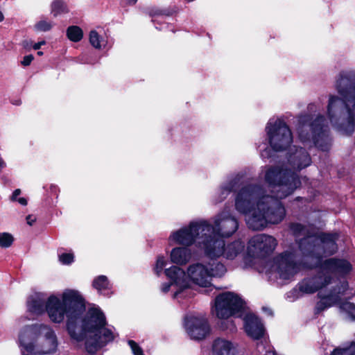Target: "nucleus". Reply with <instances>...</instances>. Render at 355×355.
<instances>
[{"label": "nucleus", "mask_w": 355, "mask_h": 355, "mask_svg": "<svg viewBox=\"0 0 355 355\" xmlns=\"http://www.w3.org/2000/svg\"><path fill=\"white\" fill-rule=\"evenodd\" d=\"M311 157L303 148L290 149L287 161L282 165L265 166L264 181L274 196L266 194L259 184H250L241 187L235 197V209L245 215L248 227L261 230L268 224H278L286 216L279 199L291 195L301 186L298 172L310 166Z\"/></svg>", "instance_id": "obj_1"}, {"label": "nucleus", "mask_w": 355, "mask_h": 355, "mask_svg": "<svg viewBox=\"0 0 355 355\" xmlns=\"http://www.w3.org/2000/svg\"><path fill=\"white\" fill-rule=\"evenodd\" d=\"M289 230L298 239L297 249L291 248L266 263L263 271L269 281L278 279L290 280L300 271L302 258L314 259L310 266L318 265L323 256L333 254L337 250L338 234L316 236L300 223H292Z\"/></svg>", "instance_id": "obj_2"}, {"label": "nucleus", "mask_w": 355, "mask_h": 355, "mask_svg": "<svg viewBox=\"0 0 355 355\" xmlns=\"http://www.w3.org/2000/svg\"><path fill=\"white\" fill-rule=\"evenodd\" d=\"M313 262L314 259L311 258H302L300 266L303 263L306 268L320 266V270L316 275L307 277L300 282L293 293L297 292V290L302 294H312L319 291L318 297L320 300L315 308V313L318 314L340 301L341 296L347 289V282H340L331 286L329 290H327V287L336 283L337 276L348 274L352 270V266L348 261L342 259L330 258L323 262L320 259L318 265L309 266Z\"/></svg>", "instance_id": "obj_3"}, {"label": "nucleus", "mask_w": 355, "mask_h": 355, "mask_svg": "<svg viewBox=\"0 0 355 355\" xmlns=\"http://www.w3.org/2000/svg\"><path fill=\"white\" fill-rule=\"evenodd\" d=\"M28 312L39 316L45 311L50 320L60 324L67 318V329L70 337L76 340L81 336L76 333V321L85 309V300L79 291L65 289L60 295H50L46 300L44 294L31 295L26 302Z\"/></svg>", "instance_id": "obj_4"}, {"label": "nucleus", "mask_w": 355, "mask_h": 355, "mask_svg": "<svg viewBox=\"0 0 355 355\" xmlns=\"http://www.w3.org/2000/svg\"><path fill=\"white\" fill-rule=\"evenodd\" d=\"M334 88L338 94H329L327 116L337 131L349 135L355 130V69L340 71Z\"/></svg>", "instance_id": "obj_5"}, {"label": "nucleus", "mask_w": 355, "mask_h": 355, "mask_svg": "<svg viewBox=\"0 0 355 355\" xmlns=\"http://www.w3.org/2000/svg\"><path fill=\"white\" fill-rule=\"evenodd\" d=\"M81 313L76 321V333L81 336V339L71 338L76 342L85 340V348L88 353L94 354L99 348L105 346L114 339L112 331L106 328V319L100 308L92 306L89 308L79 325Z\"/></svg>", "instance_id": "obj_6"}, {"label": "nucleus", "mask_w": 355, "mask_h": 355, "mask_svg": "<svg viewBox=\"0 0 355 355\" xmlns=\"http://www.w3.org/2000/svg\"><path fill=\"white\" fill-rule=\"evenodd\" d=\"M21 354H48L58 348V338L53 329L45 324L35 323L23 327L18 333Z\"/></svg>", "instance_id": "obj_7"}, {"label": "nucleus", "mask_w": 355, "mask_h": 355, "mask_svg": "<svg viewBox=\"0 0 355 355\" xmlns=\"http://www.w3.org/2000/svg\"><path fill=\"white\" fill-rule=\"evenodd\" d=\"M296 132L303 144L313 143L318 149L327 151L331 146L328 122L323 114H300L297 118Z\"/></svg>", "instance_id": "obj_8"}, {"label": "nucleus", "mask_w": 355, "mask_h": 355, "mask_svg": "<svg viewBox=\"0 0 355 355\" xmlns=\"http://www.w3.org/2000/svg\"><path fill=\"white\" fill-rule=\"evenodd\" d=\"M206 227H209L208 220L198 219L191 221L187 225L173 231L168 236L170 244L190 247L194 245L206 254L207 247L211 235H207Z\"/></svg>", "instance_id": "obj_9"}, {"label": "nucleus", "mask_w": 355, "mask_h": 355, "mask_svg": "<svg viewBox=\"0 0 355 355\" xmlns=\"http://www.w3.org/2000/svg\"><path fill=\"white\" fill-rule=\"evenodd\" d=\"M244 304L242 299L232 292H225L218 295L215 299L214 311L220 319H226L221 323L223 329L234 332L236 326L232 320L228 318L232 316L242 317L243 315Z\"/></svg>", "instance_id": "obj_10"}, {"label": "nucleus", "mask_w": 355, "mask_h": 355, "mask_svg": "<svg viewBox=\"0 0 355 355\" xmlns=\"http://www.w3.org/2000/svg\"><path fill=\"white\" fill-rule=\"evenodd\" d=\"M226 271L225 265L218 261L197 262L188 267L187 277L200 287L209 288L212 277H220Z\"/></svg>", "instance_id": "obj_11"}, {"label": "nucleus", "mask_w": 355, "mask_h": 355, "mask_svg": "<svg viewBox=\"0 0 355 355\" xmlns=\"http://www.w3.org/2000/svg\"><path fill=\"white\" fill-rule=\"evenodd\" d=\"M166 276L171 280L170 283H164L161 286L164 293H168L173 287L174 293L173 298L180 302L182 299L191 298L193 292L190 288V282L187 279V274L184 270L178 266H173L164 271Z\"/></svg>", "instance_id": "obj_12"}, {"label": "nucleus", "mask_w": 355, "mask_h": 355, "mask_svg": "<svg viewBox=\"0 0 355 355\" xmlns=\"http://www.w3.org/2000/svg\"><path fill=\"white\" fill-rule=\"evenodd\" d=\"M208 225L209 227H206L207 235L223 239L232 236L238 230L239 221L225 207L215 215L211 221L208 220Z\"/></svg>", "instance_id": "obj_13"}, {"label": "nucleus", "mask_w": 355, "mask_h": 355, "mask_svg": "<svg viewBox=\"0 0 355 355\" xmlns=\"http://www.w3.org/2000/svg\"><path fill=\"white\" fill-rule=\"evenodd\" d=\"M268 143L275 151L286 150L293 141L291 130L284 120L270 119L266 126Z\"/></svg>", "instance_id": "obj_14"}, {"label": "nucleus", "mask_w": 355, "mask_h": 355, "mask_svg": "<svg viewBox=\"0 0 355 355\" xmlns=\"http://www.w3.org/2000/svg\"><path fill=\"white\" fill-rule=\"evenodd\" d=\"M245 249L243 241L236 240L225 245L223 239L211 236L205 255L211 259L223 257L227 259H234Z\"/></svg>", "instance_id": "obj_15"}, {"label": "nucleus", "mask_w": 355, "mask_h": 355, "mask_svg": "<svg viewBox=\"0 0 355 355\" xmlns=\"http://www.w3.org/2000/svg\"><path fill=\"white\" fill-rule=\"evenodd\" d=\"M246 175L247 171L245 169L228 176L213 196V203L217 205L222 202L232 192L239 189Z\"/></svg>", "instance_id": "obj_16"}, {"label": "nucleus", "mask_w": 355, "mask_h": 355, "mask_svg": "<svg viewBox=\"0 0 355 355\" xmlns=\"http://www.w3.org/2000/svg\"><path fill=\"white\" fill-rule=\"evenodd\" d=\"M184 325L187 333L193 340L204 339L210 332L207 318L201 315L186 316Z\"/></svg>", "instance_id": "obj_17"}, {"label": "nucleus", "mask_w": 355, "mask_h": 355, "mask_svg": "<svg viewBox=\"0 0 355 355\" xmlns=\"http://www.w3.org/2000/svg\"><path fill=\"white\" fill-rule=\"evenodd\" d=\"M277 241L270 235L261 234L253 236L249 241V250L257 257H266L275 250Z\"/></svg>", "instance_id": "obj_18"}, {"label": "nucleus", "mask_w": 355, "mask_h": 355, "mask_svg": "<svg viewBox=\"0 0 355 355\" xmlns=\"http://www.w3.org/2000/svg\"><path fill=\"white\" fill-rule=\"evenodd\" d=\"M243 326L247 335L254 340H259L265 335L266 329L261 320L254 314L249 313L243 315Z\"/></svg>", "instance_id": "obj_19"}, {"label": "nucleus", "mask_w": 355, "mask_h": 355, "mask_svg": "<svg viewBox=\"0 0 355 355\" xmlns=\"http://www.w3.org/2000/svg\"><path fill=\"white\" fill-rule=\"evenodd\" d=\"M213 355H243L236 343L224 338L216 339L212 345Z\"/></svg>", "instance_id": "obj_20"}, {"label": "nucleus", "mask_w": 355, "mask_h": 355, "mask_svg": "<svg viewBox=\"0 0 355 355\" xmlns=\"http://www.w3.org/2000/svg\"><path fill=\"white\" fill-rule=\"evenodd\" d=\"M193 257L191 250L187 246H178L173 248L170 253V259L172 263L184 266L190 261Z\"/></svg>", "instance_id": "obj_21"}, {"label": "nucleus", "mask_w": 355, "mask_h": 355, "mask_svg": "<svg viewBox=\"0 0 355 355\" xmlns=\"http://www.w3.org/2000/svg\"><path fill=\"white\" fill-rule=\"evenodd\" d=\"M93 286L97 291L105 296H109L111 293L112 285L105 275H100L93 281Z\"/></svg>", "instance_id": "obj_22"}, {"label": "nucleus", "mask_w": 355, "mask_h": 355, "mask_svg": "<svg viewBox=\"0 0 355 355\" xmlns=\"http://www.w3.org/2000/svg\"><path fill=\"white\" fill-rule=\"evenodd\" d=\"M51 12L53 17L69 12L68 7L63 0H53L51 4Z\"/></svg>", "instance_id": "obj_23"}, {"label": "nucleus", "mask_w": 355, "mask_h": 355, "mask_svg": "<svg viewBox=\"0 0 355 355\" xmlns=\"http://www.w3.org/2000/svg\"><path fill=\"white\" fill-rule=\"evenodd\" d=\"M67 36L70 41L78 42L83 37V31L78 26H70L67 29Z\"/></svg>", "instance_id": "obj_24"}, {"label": "nucleus", "mask_w": 355, "mask_h": 355, "mask_svg": "<svg viewBox=\"0 0 355 355\" xmlns=\"http://www.w3.org/2000/svg\"><path fill=\"white\" fill-rule=\"evenodd\" d=\"M89 41L90 44L96 49H101L105 44V40L95 30L89 32Z\"/></svg>", "instance_id": "obj_25"}, {"label": "nucleus", "mask_w": 355, "mask_h": 355, "mask_svg": "<svg viewBox=\"0 0 355 355\" xmlns=\"http://www.w3.org/2000/svg\"><path fill=\"white\" fill-rule=\"evenodd\" d=\"M53 26L54 23L53 21L43 17L35 24L34 30L37 32H47L51 30Z\"/></svg>", "instance_id": "obj_26"}, {"label": "nucleus", "mask_w": 355, "mask_h": 355, "mask_svg": "<svg viewBox=\"0 0 355 355\" xmlns=\"http://www.w3.org/2000/svg\"><path fill=\"white\" fill-rule=\"evenodd\" d=\"M331 355H355V343H352L349 345L337 347Z\"/></svg>", "instance_id": "obj_27"}, {"label": "nucleus", "mask_w": 355, "mask_h": 355, "mask_svg": "<svg viewBox=\"0 0 355 355\" xmlns=\"http://www.w3.org/2000/svg\"><path fill=\"white\" fill-rule=\"evenodd\" d=\"M15 241L14 236L9 232H0V248H8Z\"/></svg>", "instance_id": "obj_28"}, {"label": "nucleus", "mask_w": 355, "mask_h": 355, "mask_svg": "<svg viewBox=\"0 0 355 355\" xmlns=\"http://www.w3.org/2000/svg\"><path fill=\"white\" fill-rule=\"evenodd\" d=\"M167 260L164 255H159L157 257L155 266L153 267V272L157 276H160L162 273L163 268L166 266Z\"/></svg>", "instance_id": "obj_29"}, {"label": "nucleus", "mask_w": 355, "mask_h": 355, "mask_svg": "<svg viewBox=\"0 0 355 355\" xmlns=\"http://www.w3.org/2000/svg\"><path fill=\"white\" fill-rule=\"evenodd\" d=\"M340 309L352 319L355 320V305L349 302H345L340 304Z\"/></svg>", "instance_id": "obj_30"}, {"label": "nucleus", "mask_w": 355, "mask_h": 355, "mask_svg": "<svg viewBox=\"0 0 355 355\" xmlns=\"http://www.w3.org/2000/svg\"><path fill=\"white\" fill-rule=\"evenodd\" d=\"M59 261L64 265H70L74 261V256L73 253H62L60 254Z\"/></svg>", "instance_id": "obj_31"}, {"label": "nucleus", "mask_w": 355, "mask_h": 355, "mask_svg": "<svg viewBox=\"0 0 355 355\" xmlns=\"http://www.w3.org/2000/svg\"><path fill=\"white\" fill-rule=\"evenodd\" d=\"M128 343L134 355H144L141 348L134 340H130Z\"/></svg>", "instance_id": "obj_32"}, {"label": "nucleus", "mask_w": 355, "mask_h": 355, "mask_svg": "<svg viewBox=\"0 0 355 355\" xmlns=\"http://www.w3.org/2000/svg\"><path fill=\"white\" fill-rule=\"evenodd\" d=\"M258 148L260 150V155L263 159H266L271 156V149L266 146V144H263V147L261 146V145H259Z\"/></svg>", "instance_id": "obj_33"}, {"label": "nucleus", "mask_w": 355, "mask_h": 355, "mask_svg": "<svg viewBox=\"0 0 355 355\" xmlns=\"http://www.w3.org/2000/svg\"><path fill=\"white\" fill-rule=\"evenodd\" d=\"M320 109V105L316 103H312L308 105L307 110L310 113H315L318 111H319Z\"/></svg>", "instance_id": "obj_34"}, {"label": "nucleus", "mask_w": 355, "mask_h": 355, "mask_svg": "<svg viewBox=\"0 0 355 355\" xmlns=\"http://www.w3.org/2000/svg\"><path fill=\"white\" fill-rule=\"evenodd\" d=\"M33 59H34V57L33 55L30 54V55H25L23 58V60L21 61V64L24 67L29 66L31 64V63L32 62V61L33 60Z\"/></svg>", "instance_id": "obj_35"}, {"label": "nucleus", "mask_w": 355, "mask_h": 355, "mask_svg": "<svg viewBox=\"0 0 355 355\" xmlns=\"http://www.w3.org/2000/svg\"><path fill=\"white\" fill-rule=\"evenodd\" d=\"M36 220H37L36 216L34 215H32V214L28 215L26 218V223L30 226H32L35 223Z\"/></svg>", "instance_id": "obj_36"}, {"label": "nucleus", "mask_w": 355, "mask_h": 355, "mask_svg": "<svg viewBox=\"0 0 355 355\" xmlns=\"http://www.w3.org/2000/svg\"><path fill=\"white\" fill-rule=\"evenodd\" d=\"M77 62L80 64H94V62L87 61L85 58V55H81L77 58Z\"/></svg>", "instance_id": "obj_37"}, {"label": "nucleus", "mask_w": 355, "mask_h": 355, "mask_svg": "<svg viewBox=\"0 0 355 355\" xmlns=\"http://www.w3.org/2000/svg\"><path fill=\"white\" fill-rule=\"evenodd\" d=\"M20 193H21V190L19 189H15L13 191L12 195L11 196V200L16 201L17 200V196H19Z\"/></svg>", "instance_id": "obj_38"}, {"label": "nucleus", "mask_w": 355, "mask_h": 355, "mask_svg": "<svg viewBox=\"0 0 355 355\" xmlns=\"http://www.w3.org/2000/svg\"><path fill=\"white\" fill-rule=\"evenodd\" d=\"M45 44H46V42L44 40H42L41 42L35 43L33 45V49H35V50H38V49H40L41 48V46L42 45H44Z\"/></svg>", "instance_id": "obj_39"}, {"label": "nucleus", "mask_w": 355, "mask_h": 355, "mask_svg": "<svg viewBox=\"0 0 355 355\" xmlns=\"http://www.w3.org/2000/svg\"><path fill=\"white\" fill-rule=\"evenodd\" d=\"M16 201H17L20 205L24 206L27 205V200L25 198H17Z\"/></svg>", "instance_id": "obj_40"}, {"label": "nucleus", "mask_w": 355, "mask_h": 355, "mask_svg": "<svg viewBox=\"0 0 355 355\" xmlns=\"http://www.w3.org/2000/svg\"><path fill=\"white\" fill-rule=\"evenodd\" d=\"M6 166V162L3 159V158L0 156V171L5 168Z\"/></svg>", "instance_id": "obj_41"}, {"label": "nucleus", "mask_w": 355, "mask_h": 355, "mask_svg": "<svg viewBox=\"0 0 355 355\" xmlns=\"http://www.w3.org/2000/svg\"><path fill=\"white\" fill-rule=\"evenodd\" d=\"M126 3L130 5H134L137 3V0H124Z\"/></svg>", "instance_id": "obj_42"}, {"label": "nucleus", "mask_w": 355, "mask_h": 355, "mask_svg": "<svg viewBox=\"0 0 355 355\" xmlns=\"http://www.w3.org/2000/svg\"><path fill=\"white\" fill-rule=\"evenodd\" d=\"M263 310L268 313V315H272V311L268 308H263Z\"/></svg>", "instance_id": "obj_43"}, {"label": "nucleus", "mask_w": 355, "mask_h": 355, "mask_svg": "<svg viewBox=\"0 0 355 355\" xmlns=\"http://www.w3.org/2000/svg\"><path fill=\"white\" fill-rule=\"evenodd\" d=\"M266 355H277L274 352L272 351H267Z\"/></svg>", "instance_id": "obj_44"}, {"label": "nucleus", "mask_w": 355, "mask_h": 355, "mask_svg": "<svg viewBox=\"0 0 355 355\" xmlns=\"http://www.w3.org/2000/svg\"><path fill=\"white\" fill-rule=\"evenodd\" d=\"M4 19V16L2 13V12L0 10V22H1Z\"/></svg>", "instance_id": "obj_45"}, {"label": "nucleus", "mask_w": 355, "mask_h": 355, "mask_svg": "<svg viewBox=\"0 0 355 355\" xmlns=\"http://www.w3.org/2000/svg\"><path fill=\"white\" fill-rule=\"evenodd\" d=\"M23 45L25 48H27L28 46V41H24L23 42Z\"/></svg>", "instance_id": "obj_46"}, {"label": "nucleus", "mask_w": 355, "mask_h": 355, "mask_svg": "<svg viewBox=\"0 0 355 355\" xmlns=\"http://www.w3.org/2000/svg\"><path fill=\"white\" fill-rule=\"evenodd\" d=\"M37 55L41 56L43 55V52L42 51H37Z\"/></svg>", "instance_id": "obj_47"}, {"label": "nucleus", "mask_w": 355, "mask_h": 355, "mask_svg": "<svg viewBox=\"0 0 355 355\" xmlns=\"http://www.w3.org/2000/svg\"><path fill=\"white\" fill-rule=\"evenodd\" d=\"M13 104H15V105H19L20 104V101H15V103H13Z\"/></svg>", "instance_id": "obj_48"}, {"label": "nucleus", "mask_w": 355, "mask_h": 355, "mask_svg": "<svg viewBox=\"0 0 355 355\" xmlns=\"http://www.w3.org/2000/svg\"><path fill=\"white\" fill-rule=\"evenodd\" d=\"M300 199H302V198H300V197H298V198H296V200H299Z\"/></svg>", "instance_id": "obj_49"}]
</instances>
